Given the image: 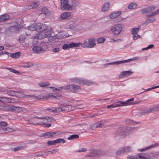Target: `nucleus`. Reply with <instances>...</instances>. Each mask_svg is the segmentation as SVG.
<instances>
[{
  "label": "nucleus",
  "mask_w": 159,
  "mask_h": 159,
  "mask_svg": "<svg viewBox=\"0 0 159 159\" xmlns=\"http://www.w3.org/2000/svg\"><path fill=\"white\" fill-rule=\"evenodd\" d=\"M69 0H60L61 9L63 11H71L74 8L78 6L80 4L79 0H71L69 4Z\"/></svg>",
  "instance_id": "obj_1"
},
{
  "label": "nucleus",
  "mask_w": 159,
  "mask_h": 159,
  "mask_svg": "<svg viewBox=\"0 0 159 159\" xmlns=\"http://www.w3.org/2000/svg\"><path fill=\"white\" fill-rule=\"evenodd\" d=\"M0 92L2 93H7L9 95L16 96L20 98H36L35 95H25L23 94L19 91H15L11 90H7L6 88H0Z\"/></svg>",
  "instance_id": "obj_2"
},
{
  "label": "nucleus",
  "mask_w": 159,
  "mask_h": 159,
  "mask_svg": "<svg viewBox=\"0 0 159 159\" xmlns=\"http://www.w3.org/2000/svg\"><path fill=\"white\" fill-rule=\"evenodd\" d=\"M59 105L62 106L58 107L55 109V112H60L64 111H67L73 110L75 109L74 106L68 105L66 102H63L59 104Z\"/></svg>",
  "instance_id": "obj_3"
},
{
  "label": "nucleus",
  "mask_w": 159,
  "mask_h": 159,
  "mask_svg": "<svg viewBox=\"0 0 159 159\" xmlns=\"http://www.w3.org/2000/svg\"><path fill=\"white\" fill-rule=\"evenodd\" d=\"M35 119H38L40 120L38 122L34 124V125H43L45 124L46 123L51 122L52 120H53V118L52 117H50L48 116L40 117H35L33 118V120H35Z\"/></svg>",
  "instance_id": "obj_4"
},
{
  "label": "nucleus",
  "mask_w": 159,
  "mask_h": 159,
  "mask_svg": "<svg viewBox=\"0 0 159 159\" xmlns=\"http://www.w3.org/2000/svg\"><path fill=\"white\" fill-rule=\"evenodd\" d=\"M122 30V26L120 24H116L112 26L110 30L112 34L115 36H118L121 33Z\"/></svg>",
  "instance_id": "obj_5"
},
{
  "label": "nucleus",
  "mask_w": 159,
  "mask_h": 159,
  "mask_svg": "<svg viewBox=\"0 0 159 159\" xmlns=\"http://www.w3.org/2000/svg\"><path fill=\"white\" fill-rule=\"evenodd\" d=\"M78 20L77 18H75L72 19V20L69 21L70 24L68 25V28L75 31H78L81 29V27L77 23L73 22V21H76Z\"/></svg>",
  "instance_id": "obj_6"
},
{
  "label": "nucleus",
  "mask_w": 159,
  "mask_h": 159,
  "mask_svg": "<svg viewBox=\"0 0 159 159\" xmlns=\"http://www.w3.org/2000/svg\"><path fill=\"white\" fill-rule=\"evenodd\" d=\"M159 13V9L154 11L152 12L151 14L147 15L146 16V17L147 18L146 19L145 21V24H148L149 23H152L156 19V18L154 17V16L156 15Z\"/></svg>",
  "instance_id": "obj_7"
},
{
  "label": "nucleus",
  "mask_w": 159,
  "mask_h": 159,
  "mask_svg": "<svg viewBox=\"0 0 159 159\" xmlns=\"http://www.w3.org/2000/svg\"><path fill=\"white\" fill-rule=\"evenodd\" d=\"M72 82L81 84H84L88 86H89L94 84L95 83L93 81L82 79L75 78L73 80Z\"/></svg>",
  "instance_id": "obj_8"
},
{
  "label": "nucleus",
  "mask_w": 159,
  "mask_h": 159,
  "mask_svg": "<svg viewBox=\"0 0 159 159\" xmlns=\"http://www.w3.org/2000/svg\"><path fill=\"white\" fill-rule=\"evenodd\" d=\"M134 100V98H132L127 100L125 102L119 101L115 102L114 104L115 107H117L121 106H126L130 105V102H132Z\"/></svg>",
  "instance_id": "obj_9"
},
{
  "label": "nucleus",
  "mask_w": 159,
  "mask_h": 159,
  "mask_svg": "<svg viewBox=\"0 0 159 159\" xmlns=\"http://www.w3.org/2000/svg\"><path fill=\"white\" fill-rule=\"evenodd\" d=\"M133 149L131 146H128L120 148L116 152L117 155H120L123 153H130L133 151Z\"/></svg>",
  "instance_id": "obj_10"
},
{
  "label": "nucleus",
  "mask_w": 159,
  "mask_h": 159,
  "mask_svg": "<svg viewBox=\"0 0 159 159\" xmlns=\"http://www.w3.org/2000/svg\"><path fill=\"white\" fill-rule=\"evenodd\" d=\"M7 109L8 111L15 112L16 113L22 112L23 111V108L20 107H15L14 106H7Z\"/></svg>",
  "instance_id": "obj_11"
},
{
  "label": "nucleus",
  "mask_w": 159,
  "mask_h": 159,
  "mask_svg": "<svg viewBox=\"0 0 159 159\" xmlns=\"http://www.w3.org/2000/svg\"><path fill=\"white\" fill-rule=\"evenodd\" d=\"M33 50L35 53H43L44 52L47 51L48 48L47 46L41 47L35 46L33 48Z\"/></svg>",
  "instance_id": "obj_12"
},
{
  "label": "nucleus",
  "mask_w": 159,
  "mask_h": 159,
  "mask_svg": "<svg viewBox=\"0 0 159 159\" xmlns=\"http://www.w3.org/2000/svg\"><path fill=\"white\" fill-rule=\"evenodd\" d=\"M127 127H124L119 128L116 132V134L117 135L124 136L127 134Z\"/></svg>",
  "instance_id": "obj_13"
},
{
  "label": "nucleus",
  "mask_w": 159,
  "mask_h": 159,
  "mask_svg": "<svg viewBox=\"0 0 159 159\" xmlns=\"http://www.w3.org/2000/svg\"><path fill=\"white\" fill-rule=\"evenodd\" d=\"M80 43H71L69 44H64L62 47V49L64 50H67L69 49L70 48H72L73 47H77L80 46Z\"/></svg>",
  "instance_id": "obj_14"
},
{
  "label": "nucleus",
  "mask_w": 159,
  "mask_h": 159,
  "mask_svg": "<svg viewBox=\"0 0 159 159\" xmlns=\"http://www.w3.org/2000/svg\"><path fill=\"white\" fill-rule=\"evenodd\" d=\"M68 89L71 92H74L79 91L81 89V87L78 85L71 84L68 85Z\"/></svg>",
  "instance_id": "obj_15"
},
{
  "label": "nucleus",
  "mask_w": 159,
  "mask_h": 159,
  "mask_svg": "<svg viewBox=\"0 0 159 159\" xmlns=\"http://www.w3.org/2000/svg\"><path fill=\"white\" fill-rule=\"evenodd\" d=\"M45 97L47 98H54L59 100L62 97V96L61 94L55 93H50L46 94Z\"/></svg>",
  "instance_id": "obj_16"
},
{
  "label": "nucleus",
  "mask_w": 159,
  "mask_h": 159,
  "mask_svg": "<svg viewBox=\"0 0 159 159\" xmlns=\"http://www.w3.org/2000/svg\"><path fill=\"white\" fill-rule=\"evenodd\" d=\"M19 28V26L16 25L11 26L5 30V32L6 33L11 32L15 33Z\"/></svg>",
  "instance_id": "obj_17"
},
{
  "label": "nucleus",
  "mask_w": 159,
  "mask_h": 159,
  "mask_svg": "<svg viewBox=\"0 0 159 159\" xmlns=\"http://www.w3.org/2000/svg\"><path fill=\"white\" fill-rule=\"evenodd\" d=\"M40 26H41L40 23H33L30 26L27 27L26 29L31 31H34L39 29Z\"/></svg>",
  "instance_id": "obj_18"
},
{
  "label": "nucleus",
  "mask_w": 159,
  "mask_h": 159,
  "mask_svg": "<svg viewBox=\"0 0 159 159\" xmlns=\"http://www.w3.org/2000/svg\"><path fill=\"white\" fill-rule=\"evenodd\" d=\"M137 159H147L150 158L149 154L147 153H142L137 155Z\"/></svg>",
  "instance_id": "obj_19"
},
{
  "label": "nucleus",
  "mask_w": 159,
  "mask_h": 159,
  "mask_svg": "<svg viewBox=\"0 0 159 159\" xmlns=\"http://www.w3.org/2000/svg\"><path fill=\"white\" fill-rule=\"evenodd\" d=\"M51 33V30L41 31L39 33V36L41 39H43L50 35Z\"/></svg>",
  "instance_id": "obj_20"
},
{
  "label": "nucleus",
  "mask_w": 159,
  "mask_h": 159,
  "mask_svg": "<svg viewBox=\"0 0 159 159\" xmlns=\"http://www.w3.org/2000/svg\"><path fill=\"white\" fill-rule=\"evenodd\" d=\"M133 72L130 71H123L121 72L120 77L121 78L127 77L131 75Z\"/></svg>",
  "instance_id": "obj_21"
},
{
  "label": "nucleus",
  "mask_w": 159,
  "mask_h": 159,
  "mask_svg": "<svg viewBox=\"0 0 159 159\" xmlns=\"http://www.w3.org/2000/svg\"><path fill=\"white\" fill-rule=\"evenodd\" d=\"M71 15L70 12H65L61 13L60 16V19L65 20L69 18Z\"/></svg>",
  "instance_id": "obj_22"
},
{
  "label": "nucleus",
  "mask_w": 159,
  "mask_h": 159,
  "mask_svg": "<svg viewBox=\"0 0 159 159\" xmlns=\"http://www.w3.org/2000/svg\"><path fill=\"white\" fill-rule=\"evenodd\" d=\"M102 154L101 151L98 150H94L90 153V156L92 157L100 156Z\"/></svg>",
  "instance_id": "obj_23"
},
{
  "label": "nucleus",
  "mask_w": 159,
  "mask_h": 159,
  "mask_svg": "<svg viewBox=\"0 0 159 159\" xmlns=\"http://www.w3.org/2000/svg\"><path fill=\"white\" fill-rule=\"evenodd\" d=\"M88 48H92L93 47L96 45L95 40L93 38H91L89 39L88 43H87Z\"/></svg>",
  "instance_id": "obj_24"
},
{
  "label": "nucleus",
  "mask_w": 159,
  "mask_h": 159,
  "mask_svg": "<svg viewBox=\"0 0 159 159\" xmlns=\"http://www.w3.org/2000/svg\"><path fill=\"white\" fill-rule=\"evenodd\" d=\"M41 26L39 27V30L41 29V31H46L48 30H51V28L50 26H48L45 24L40 23Z\"/></svg>",
  "instance_id": "obj_25"
},
{
  "label": "nucleus",
  "mask_w": 159,
  "mask_h": 159,
  "mask_svg": "<svg viewBox=\"0 0 159 159\" xmlns=\"http://www.w3.org/2000/svg\"><path fill=\"white\" fill-rule=\"evenodd\" d=\"M110 3L106 2L104 3L102 6L101 9V11L102 12H105L108 11L110 7Z\"/></svg>",
  "instance_id": "obj_26"
},
{
  "label": "nucleus",
  "mask_w": 159,
  "mask_h": 159,
  "mask_svg": "<svg viewBox=\"0 0 159 159\" xmlns=\"http://www.w3.org/2000/svg\"><path fill=\"white\" fill-rule=\"evenodd\" d=\"M121 14V11L113 12L109 15V16L111 19H113L118 17Z\"/></svg>",
  "instance_id": "obj_27"
},
{
  "label": "nucleus",
  "mask_w": 159,
  "mask_h": 159,
  "mask_svg": "<svg viewBox=\"0 0 159 159\" xmlns=\"http://www.w3.org/2000/svg\"><path fill=\"white\" fill-rule=\"evenodd\" d=\"M39 2H34L33 5L32 6H26L24 7V10H28L30 9H31V8H35L37 6H38L39 5Z\"/></svg>",
  "instance_id": "obj_28"
},
{
  "label": "nucleus",
  "mask_w": 159,
  "mask_h": 159,
  "mask_svg": "<svg viewBox=\"0 0 159 159\" xmlns=\"http://www.w3.org/2000/svg\"><path fill=\"white\" fill-rule=\"evenodd\" d=\"M131 60H122L120 61H116L114 62H110L107 64V65H118L123 63L129 62Z\"/></svg>",
  "instance_id": "obj_29"
},
{
  "label": "nucleus",
  "mask_w": 159,
  "mask_h": 159,
  "mask_svg": "<svg viewBox=\"0 0 159 159\" xmlns=\"http://www.w3.org/2000/svg\"><path fill=\"white\" fill-rule=\"evenodd\" d=\"M38 85L41 87L44 88L50 85L49 82L46 81H41L38 83Z\"/></svg>",
  "instance_id": "obj_30"
},
{
  "label": "nucleus",
  "mask_w": 159,
  "mask_h": 159,
  "mask_svg": "<svg viewBox=\"0 0 159 159\" xmlns=\"http://www.w3.org/2000/svg\"><path fill=\"white\" fill-rule=\"evenodd\" d=\"M9 16L8 14H4L0 16V22H2L8 20Z\"/></svg>",
  "instance_id": "obj_31"
},
{
  "label": "nucleus",
  "mask_w": 159,
  "mask_h": 159,
  "mask_svg": "<svg viewBox=\"0 0 159 159\" xmlns=\"http://www.w3.org/2000/svg\"><path fill=\"white\" fill-rule=\"evenodd\" d=\"M20 54L21 53L20 52H17L14 53L10 54V57L13 58L17 59L20 56Z\"/></svg>",
  "instance_id": "obj_32"
},
{
  "label": "nucleus",
  "mask_w": 159,
  "mask_h": 159,
  "mask_svg": "<svg viewBox=\"0 0 159 159\" xmlns=\"http://www.w3.org/2000/svg\"><path fill=\"white\" fill-rule=\"evenodd\" d=\"M140 29V26L137 28H135L132 29L131 34L133 35H135L138 36V33L139 32Z\"/></svg>",
  "instance_id": "obj_33"
},
{
  "label": "nucleus",
  "mask_w": 159,
  "mask_h": 159,
  "mask_svg": "<svg viewBox=\"0 0 159 159\" xmlns=\"http://www.w3.org/2000/svg\"><path fill=\"white\" fill-rule=\"evenodd\" d=\"M11 100L10 98L6 97H0V102H4L8 103L11 102Z\"/></svg>",
  "instance_id": "obj_34"
},
{
  "label": "nucleus",
  "mask_w": 159,
  "mask_h": 159,
  "mask_svg": "<svg viewBox=\"0 0 159 159\" xmlns=\"http://www.w3.org/2000/svg\"><path fill=\"white\" fill-rule=\"evenodd\" d=\"M152 113L159 111V104L152 107H150Z\"/></svg>",
  "instance_id": "obj_35"
},
{
  "label": "nucleus",
  "mask_w": 159,
  "mask_h": 159,
  "mask_svg": "<svg viewBox=\"0 0 159 159\" xmlns=\"http://www.w3.org/2000/svg\"><path fill=\"white\" fill-rule=\"evenodd\" d=\"M104 123V122L102 121H101L100 122H98L94 124V126L96 128L101 127L102 126Z\"/></svg>",
  "instance_id": "obj_36"
},
{
  "label": "nucleus",
  "mask_w": 159,
  "mask_h": 159,
  "mask_svg": "<svg viewBox=\"0 0 159 159\" xmlns=\"http://www.w3.org/2000/svg\"><path fill=\"white\" fill-rule=\"evenodd\" d=\"M137 7V4L135 2H133L129 4L128 7L129 9H134L136 8Z\"/></svg>",
  "instance_id": "obj_37"
},
{
  "label": "nucleus",
  "mask_w": 159,
  "mask_h": 159,
  "mask_svg": "<svg viewBox=\"0 0 159 159\" xmlns=\"http://www.w3.org/2000/svg\"><path fill=\"white\" fill-rule=\"evenodd\" d=\"M42 12L40 14V15H43V14L45 15H47L48 13V10L46 7H43L42 9Z\"/></svg>",
  "instance_id": "obj_38"
},
{
  "label": "nucleus",
  "mask_w": 159,
  "mask_h": 159,
  "mask_svg": "<svg viewBox=\"0 0 159 159\" xmlns=\"http://www.w3.org/2000/svg\"><path fill=\"white\" fill-rule=\"evenodd\" d=\"M150 113H152L150 108L143 110L141 112V114H146Z\"/></svg>",
  "instance_id": "obj_39"
},
{
  "label": "nucleus",
  "mask_w": 159,
  "mask_h": 159,
  "mask_svg": "<svg viewBox=\"0 0 159 159\" xmlns=\"http://www.w3.org/2000/svg\"><path fill=\"white\" fill-rule=\"evenodd\" d=\"M2 129L7 132H11L14 131V130L12 128H11L9 127H7L5 128H2Z\"/></svg>",
  "instance_id": "obj_40"
},
{
  "label": "nucleus",
  "mask_w": 159,
  "mask_h": 159,
  "mask_svg": "<svg viewBox=\"0 0 159 159\" xmlns=\"http://www.w3.org/2000/svg\"><path fill=\"white\" fill-rule=\"evenodd\" d=\"M79 136L78 134L73 135L69 137L68 138V140H72L78 138Z\"/></svg>",
  "instance_id": "obj_41"
},
{
  "label": "nucleus",
  "mask_w": 159,
  "mask_h": 159,
  "mask_svg": "<svg viewBox=\"0 0 159 159\" xmlns=\"http://www.w3.org/2000/svg\"><path fill=\"white\" fill-rule=\"evenodd\" d=\"M105 40V39L104 37L100 38L98 39L97 42L99 43H103Z\"/></svg>",
  "instance_id": "obj_42"
},
{
  "label": "nucleus",
  "mask_w": 159,
  "mask_h": 159,
  "mask_svg": "<svg viewBox=\"0 0 159 159\" xmlns=\"http://www.w3.org/2000/svg\"><path fill=\"white\" fill-rule=\"evenodd\" d=\"M57 39L56 36H50L48 38V41L49 42H53L55 41Z\"/></svg>",
  "instance_id": "obj_43"
},
{
  "label": "nucleus",
  "mask_w": 159,
  "mask_h": 159,
  "mask_svg": "<svg viewBox=\"0 0 159 159\" xmlns=\"http://www.w3.org/2000/svg\"><path fill=\"white\" fill-rule=\"evenodd\" d=\"M56 140V143H64L65 142V140L62 139H59Z\"/></svg>",
  "instance_id": "obj_44"
},
{
  "label": "nucleus",
  "mask_w": 159,
  "mask_h": 159,
  "mask_svg": "<svg viewBox=\"0 0 159 159\" xmlns=\"http://www.w3.org/2000/svg\"><path fill=\"white\" fill-rule=\"evenodd\" d=\"M7 125V123L4 121H0V126H1V128H3L2 127H4Z\"/></svg>",
  "instance_id": "obj_45"
},
{
  "label": "nucleus",
  "mask_w": 159,
  "mask_h": 159,
  "mask_svg": "<svg viewBox=\"0 0 159 159\" xmlns=\"http://www.w3.org/2000/svg\"><path fill=\"white\" fill-rule=\"evenodd\" d=\"M148 7L150 12H151L153 11L156 8V7L155 5H152Z\"/></svg>",
  "instance_id": "obj_46"
},
{
  "label": "nucleus",
  "mask_w": 159,
  "mask_h": 159,
  "mask_svg": "<svg viewBox=\"0 0 159 159\" xmlns=\"http://www.w3.org/2000/svg\"><path fill=\"white\" fill-rule=\"evenodd\" d=\"M141 12L143 13L147 14L150 12L148 7L147 8H144L141 10Z\"/></svg>",
  "instance_id": "obj_47"
},
{
  "label": "nucleus",
  "mask_w": 159,
  "mask_h": 159,
  "mask_svg": "<svg viewBox=\"0 0 159 159\" xmlns=\"http://www.w3.org/2000/svg\"><path fill=\"white\" fill-rule=\"evenodd\" d=\"M56 143V140L53 141H49L47 142V144L49 145H51L55 144Z\"/></svg>",
  "instance_id": "obj_48"
},
{
  "label": "nucleus",
  "mask_w": 159,
  "mask_h": 159,
  "mask_svg": "<svg viewBox=\"0 0 159 159\" xmlns=\"http://www.w3.org/2000/svg\"><path fill=\"white\" fill-rule=\"evenodd\" d=\"M7 69L9 70L11 72L16 73V74H17L19 73V71L16 70L14 69H12V68H7Z\"/></svg>",
  "instance_id": "obj_49"
},
{
  "label": "nucleus",
  "mask_w": 159,
  "mask_h": 159,
  "mask_svg": "<svg viewBox=\"0 0 159 159\" xmlns=\"http://www.w3.org/2000/svg\"><path fill=\"white\" fill-rule=\"evenodd\" d=\"M48 88L52 89V91H55V92H59L61 91V90H60V89H57L54 87H48Z\"/></svg>",
  "instance_id": "obj_50"
},
{
  "label": "nucleus",
  "mask_w": 159,
  "mask_h": 159,
  "mask_svg": "<svg viewBox=\"0 0 159 159\" xmlns=\"http://www.w3.org/2000/svg\"><path fill=\"white\" fill-rule=\"evenodd\" d=\"M126 122L127 123L129 124V125H133L135 124V122L134 121L132 120H126Z\"/></svg>",
  "instance_id": "obj_51"
},
{
  "label": "nucleus",
  "mask_w": 159,
  "mask_h": 159,
  "mask_svg": "<svg viewBox=\"0 0 159 159\" xmlns=\"http://www.w3.org/2000/svg\"><path fill=\"white\" fill-rule=\"evenodd\" d=\"M56 108L52 107L51 108H48L46 109V111H49L50 112H55V109Z\"/></svg>",
  "instance_id": "obj_52"
},
{
  "label": "nucleus",
  "mask_w": 159,
  "mask_h": 159,
  "mask_svg": "<svg viewBox=\"0 0 159 159\" xmlns=\"http://www.w3.org/2000/svg\"><path fill=\"white\" fill-rule=\"evenodd\" d=\"M80 43V45H81V47L83 48H88V45H87V42H84L83 43Z\"/></svg>",
  "instance_id": "obj_53"
},
{
  "label": "nucleus",
  "mask_w": 159,
  "mask_h": 159,
  "mask_svg": "<svg viewBox=\"0 0 159 159\" xmlns=\"http://www.w3.org/2000/svg\"><path fill=\"white\" fill-rule=\"evenodd\" d=\"M153 46H154V45L153 44H150V45H149L147 47L145 48H143L142 49V50H144L148 49H150V48H153Z\"/></svg>",
  "instance_id": "obj_54"
},
{
  "label": "nucleus",
  "mask_w": 159,
  "mask_h": 159,
  "mask_svg": "<svg viewBox=\"0 0 159 159\" xmlns=\"http://www.w3.org/2000/svg\"><path fill=\"white\" fill-rule=\"evenodd\" d=\"M137 155L135 156H131L127 157V159H137Z\"/></svg>",
  "instance_id": "obj_55"
},
{
  "label": "nucleus",
  "mask_w": 159,
  "mask_h": 159,
  "mask_svg": "<svg viewBox=\"0 0 159 159\" xmlns=\"http://www.w3.org/2000/svg\"><path fill=\"white\" fill-rule=\"evenodd\" d=\"M158 156H159V152H157L154 153L153 154L152 157L153 158H155L157 157Z\"/></svg>",
  "instance_id": "obj_56"
},
{
  "label": "nucleus",
  "mask_w": 159,
  "mask_h": 159,
  "mask_svg": "<svg viewBox=\"0 0 159 159\" xmlns=\"http://www.w3.org/2000/svg\"><path fill=\"white\" fill-rule=\"evenodd\" d=\"M33 64L31 63H27L26 64H25L24 65V66L25 67H30L33 66Z\"/></svg>",
  "instance_id": "obj_57"
},
{
  "label": "nucleus",
  "mask_w": 159,
  "mask_h": 159,
  "mask_svg": "<svg viewBox=\"0 0 159 159\" xmlns=\"http://www.w3.org/2000/svg\"><path fill=\"white\" fill-rule=\"evenodd\" d=\"M44 136L48 138H51V135L49 132H47L44 134Z\"/></svg>",
  "instance_id": "obj_58"
},
{
  "label": "nucleus",
  "mask_w": 159,
  "mask_h": 159,
  "mask_svg": "<svg viewBox=\"0 0 159 159\" xmlns=\"http://www.w3.org/2000/svg\"><path fill=\"white\" fill-rule=\"evenodd\" d=\"M7 106H6L5 107L2 106H0V110H7Z\"/></svg>",
  "instance_id": "obj_59"
},
{
  "label": "nucleus",
  "mask_w": 159,
  "mask_h": 159,
  "mask_svg": "<svg viewBox=\"0 0 159 159\" xmlns=\"http://www.w3.org/2000/svg\"><path fill=\"white\" fill-rule=\"evenodd\" d=\"M135 129L134 127H131L130 128L128 129L127 128V133L129 132H131L133 131L134 129Z\"/></svg>",
  "instance_id": "obj_60"
},
{
  "label": "nucleus",
  "mask_w": 159,
  "mask_h": 159,
  "mask_svg": "<svg viewBox=\"0 0 159 159\" xmlns=\"http://www.w3.org/2000/svg\"><path fill=\"white\" fill-rule=\"evenodd\" d=\"M61 89H63L64 90L68 89V85L65 86L63 87L61 86L59 87Z\"/></svg>",
  "instance_id": "obj_61"
},
{
  "label": "nucleus",
  "mask_w": 159,
  "mask_h": 159,
  "mask_svg": "<svg viewBox=\"0 0 159 159\" xmlns=\"http://www.w3.org/2000/svg\"><path fill=\"white\" fill-rule=\"evenodd\" d=\"M140 36L139 35H138V36L135 35H133V39L134 40H136L138 38H140Z\"/></svg>",
  "instance_id": "obj_62"
},
{
  "label": "nucleus",
  "mask_w": 159,
  "mask_h": 159,
  "mask_svg": "<svg viewBox=\"0 0 159 159\" xmlns=\"http://www.w3.org/2000/svg\"><path fill=\"white\" fill-rule=\"evenodd\" d=\"M121 41V39H118L117 40H115L113 39H111L110 41L111 42H116L120 41Z\"/></svg>",
  "instance_id": "obj_63"
},
{
  "label": "nucleus",
  "mask_w": 159,
  "mask_h": 159,
  "mask_svg": "<svg viewBox=\"0 0 159 159\" xmlns=\"http://www.w3.org/2000/svg\"><path fill=\"white\" fill-rule=\"evenodd\" d=\"M57 149L56 148L52 150L51 151H50V152L51 153H55L56 152H57Z\"/></svg>",
  "instance_id": "obj_64"
}]
</instances>
